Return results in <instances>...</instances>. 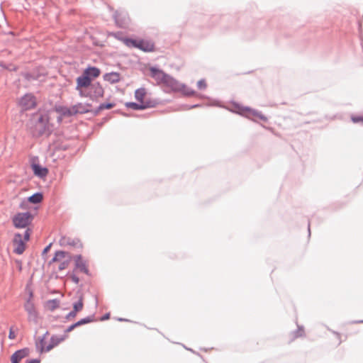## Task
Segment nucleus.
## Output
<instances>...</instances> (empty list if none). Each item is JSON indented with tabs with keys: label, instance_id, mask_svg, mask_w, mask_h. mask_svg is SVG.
<instances>
[{
	"label": "nucleus",
	"instance_id": "nucleus-1",
	"mask_svg": "<svg viewBox=\"0 0 363 363\" xmlns=\"http://www.w3.org/2000/svg\"><path fill=\"white\" fill-rule=\"evenodd\" d=\"M48 122L49 118L46 113H35L30 116L27 126L33 136L38 138L50 133Z\"/></svg>",
	"mask_w": 363,
	"mask_h": 363
},
{
	"label": "nucleus",
	"instance_id": "nucleus-2",
	"mask_svg": "<svg viewBox=\"0 0 363 363\" xmlns=\"http://www.w3.org/2000/svg\"><path fill=\"white\" fill-rule=\"evenodd\" d=\"M31 230L27 228L24 232L23 238L22 235L19 233L14 234L13 239V244L14 245L13 252L17 255L23 253L26 249V242L28 241L30 237Z\"/></svg>",
	"mask_w": 363,
	"mask_h": 363
},
{
	"label": "nucleus",
	"instance_id": "nucleus-3",
	"mask_svg": "<svg viewBox=\"0 0 363 363\" xmlns=\"http://www.w3.org/2000/svg\"><path fill=\"white\" fill-rule=\"evenodd\" d=\"M33 216L29 212L17 213L12 218V223L16 228H27L33 221Z\"/></svg>",
	"mask_w": 363,
	"mask_h": 363
},
{
	"label": "nucleus",
	"instance_id": "nucleus-4",
	"mask_svg": "<svg viewBox=\"0 0 363 363\" xmlns=\"http://www.w3.org/2000/svg\"><path fill=\"white\" fill-rule=\"evenodd\" d=\"M33 296V293H30V297L28 298L24 305V308L28 314V320L33 321L34 323H37L38 320V312L35 310V307L33 301H31V298Z\"/></svg>",
	"mask_w": 363,
	"mask_h": 363
},
{
	"label": "nucleus",
	"instance_id": "nucleus-5",
	"mask_svg": "<svg viewBox=\"0 0 363 363\" xmlns=\"http://www.w3.org/2000/svg\"><path fill=\"white\" fill-rule=\"evenodd\" d=\"M19 105L24 110H29L36 106L35 97L32 94H26L21 98Z\"/></svg>",
	"mask_w": 363,
	"mask_h": 363
},
{
	"label": "nucleus",
	"instance_id": "nucleus-6",
	"mask_svg": "<svg viewBox=\"0 0 363 363\" xmlns=\"http://www.w3.org/2000/svg\"><path fill=\"white\" fill-rule=\"evenodd\" d=\"M104 92V89L99 82L92 83L87 89V96L92 99L103 96Z\"/></svg>",
	"mask_w": 363,
	"mask_h": 363
},
{
	"label": "nucleus",
	"instance_id": "nucleus-7",
	"mask_svg": "<svg viewBox=\"0 0 363 363\" xmlns=\"http://www.w3.org/2000/svg\"><path fill=\"white\" fill-rule=\"evenodd\" d=\"M166 87L169 88L172 91H177L182 89V84L169 74H167L165 79L162 84Z\"/></svg>",
	"mask_w": 363,
	"mask_h": 363
},
{
	"label": "nucleus",
	"instance_id": "nucleus-8",
	"mask_svg": "<svg viewBox=\"0 0 363 363\" xmlns=\"http://www.w3.org/2000/svg\"><path fill=\"white\" fill-rule=\"evenodd\" d=\"M91 104H77L72 107L70 110L68 111L69 115H74L77 113H86L89 112H92L93 111L90 109Z\"/></svg>",
	"mask_w": 363,
	"mask_h": 363
},
{
	"label": "nucleus",
	"instance_id": "nucleus-9",
	"mask_svg": "<svg viewBox=\"0 0 363 363\" xmlns=\"http://www.w3.org/2000/svg\"><path fill=\"white\" fill-rule=\"evenodd\" d=\"M150 71L151 77H152L158 84H162L167 74L163 70L155 67H150Z\"/></svg>",
	"mask_w": 363,
	"mask_h": 363
},
{
	"label": "nucleus",
	"instance_id": "nucleus-10",
	"mask_svg": "<svg viewBox=\"0 0 363 363\" xmlns=\"http://www.w3.org/2000/svg\"><path fill=\"white\" fill-rule=\"evenodd\" d=\"M30 354V350L28 347H25L16 351L11 357V363H20L21 361L28 357Z\"/></svg>",
	"mask_w": 363,
	"mask_h": 363
},
{
	"label": "nucleus",
	"instance_id": "nucleus-11",
	"mask_svg": "<svg viewBox=\"0 0 363 363\" xmlns=\"http://www.w3.org/2000/svg\"><path fill=\"white\" fill-rule=\"evenodd\" d=\"M59 243L62 247L72 246L75 247H82V245L78 238H72L69 237L63 236L60 240Z\"/></svg>",
	"mask_w": 363,
	"mask_h": 363
},
{
	"label": "nucleus",
	"instance_id": "nucleus-12",
	"mask_svg": "<svg viewBox=\"0 0 363 363\" xmlns=\"http://www.w3.org/2000/svg\"><path fill=\"white\" fill-rule=\"evenodd\" d=\"M127 108H132L133 110H144L147 108L153 107L154 105L150 101H146L145 103H135V102H127L125 103Z\"/></svg>",
	"mask_w": 363,
	"mask_h": 363
},
{
	"label": "nucleus",
	"instance_id": "nucleus-13",
	"mask_svg": "<svg viewBox=\"0 0 363 363\" xmlns=\"http://www.w3.org/2000/svg\"><path fill=\"white\" fill-rule=\"evenodd\" d=\"M91 79L83 73L77 79V89H79V88L88 89L89 86L91 85Z\"/></svg>",
	"mask_w": 363,
	"mask_h": 363
},
{
	"label": "nucleus",
	"instance_id": "nucleus-14",
	"mask_svg": "<svg viewBox=\"0 0 363 363\" xmlns=\"http://www.w3.org/2000/svg\"><path fill=\"white\" fill-rule=\"evenodd\" d=\"M137 48L144 52H152L155 50V45L151 41L140 40L138 42Z\"/></svg>",
	"mask_w": 363,
	"mask_h": 363
},
{
	"label": "nucleus",
	"instance_id": "nucleus-15",
	"mask_svg": "<svg viewBox=\"0 0 363 363\" xmlns=\"http://www.w3.org/2000/svg\"><path fill=\"white\" fill-rule=\"evenodd\" d=\"M76 268L79 269L80 272L89 274V269H87L85 262L82 260L81 255H76L74 257Z\"/></svg>",
	"mask_w": 363,
	"mask_h": 363
},
{
	"label": "nucleus",
	"instance_id": "nucleus-16",
	"mask_svg": "<svg viewBox=\"0 0 363 363\" xmlns=\"http://www.w3.org/2000/svg\"><path fill=\"white\" fill-rule=\"evenodd\" d=\"M32 169L34 172V174L40 178L46 177L48 174V169L46 167H43L38 164H33Z\"/></svg>",
	"mask_w": 363,
	"mask_h": 363
},
{
	"label": "nucleus",
	"instance_id": "nucleus-17",
	"mask_svg": "<svg viewBox=\"0 0 363 363\" xmlns=\"http://www.w3.org/2000/svg\"><path fill=\"white\" fill-rule=\"evenodd\" d=\"M103 77L105 81L108 82L111 84L118 82L121 79L120 74L116 72L106 73Z\"/></svg>",
	"mask_w": 363,
	"mask_h": 363
},
{
	"label": "nucleus",
	"instance_id": "nucleus-18",
	"mask_svg": "<svg viewBox=\"0 0 363 363\" xmlns=\"http://www.w3.org/2000/svg\"><path fill=\"white\" fill-rule=\"evenodd\" d=\"M84 73L91 79V77L96 78L99 77L101 71L96 67H89L84 70Z\"/></svg>",
	"mask_w": 363,
	"mask_h": 363
},
{
	"label": "nucleus",
	"instance_id": "nucleus-19",
	"mask_svg": "<svg viewBox=\"0 0 363 363\" xmlns=\"http://www.w3.org/2000/svg\"><path fill=\"white\" fill-rule=\"evenodd\" d=\"M43 199V195L40 192H36L28 198V201L33 204L40 203Z\"/></svg>",
	"mask_w": 363,
	"mask_h": 363
},
{
	"label": "nucleus",
	"instance_id": "nucleus-20",
	"mask_svg": "<svg viewBox=\"0 0 363 363\" xmlns=\"http://www.w3.org/2000/svg\"><path fill=\"white\" fill-rule=\"evenodd\" d=\"M115 106L114 103H103L101 104L96 109L93 110L92 113L94 115H98L99 112L104 109H111Z\"/></svg>",
	"mask_w": 363,
	"mask_h": 363
},
{
	"label": "nucleus",
	"instance_id": "nucleus-21",
	"mask_svg": "<svg viewBox=\"0 0 363 363\" xmlns=\"http://www.w3.org/2000/svg\"><path fill=\"white\" fill-rule=\"evenodd\" d=\"M146 94V91L145 88H140L135 90V98L137 101H138L140 103H145L146 101H144V97Z\"/></svg>",
	"mask_w": 363,
	"mask_h": 363
},
{
	"label": "nucleus",
	"instance_id": "nucleus-22",
	"mask_svg": "<svg viewBox=\"0 0 363 363\" xmlns=\"http://www.w3.org/2000/svg\"><path fill=\"white\" fill-rule=\"evenodd\" d=\"M116 24L120 27H124L127 24V19L125 16H123L121 18V14L118 11H116L113 15Z\"/></svg>",
	"mask_w": 363,
	"mask_h": 363
},
{
	"label": "nucleus",
	"instance_id": "nucleus-23",
	"mask_svg": "<svg viewBox=\"0 0 363 363\" xmlns=\"http://www.w3.org/2000/svg\"><path fill=\"white\" fill-rule=\"evenodd\" d=\"M245 110L247 112H249V113L253 116H256L257 118H259V119H261L262 121H267V118L266 116H264L263 114H262L261 112L258 111H256L255 109H252L249 107H245Z\"/></svg>",
	"mask_w": 363,
	"mask_h": 363
},
{
	"label": "nucleus",
	"instance_id": "nucleus-24",
	"mask_svg": "<svg viewBox=\"0 0 363 363\" xmlns=\"http://www.w3.org/2000/svg\"><path fill=\"white\" fill-rule=\"evenodd\" d=\"M46 306L50 311H53L60 306V301L57 298L48 300Z\"/></svg>",
	"mask_w": 363,
	"mask_h": 363
},
{
	"label": "nucleus",
	"instance_id": "nucleus-25",
	"mask_svg": "<svg viewBox=\"0 0 363 363\" xmlns=\"http://www.w3.org/2000/svg\"><path fill=\"white\" fill-rule=\"evenodd\" d=\"M66 335H52L50 338V342L52 343L55 346H57L60 342L64 341L67 338Z\"/></svg>",
	"mask_w": 363,
	"mask_h": 363
},
{
	"label": "nucleus",
	"instance_id": "nucleus-26",
	"mask_svg": "<svg viewBox=\"0 0 363 363\" xmlns=\"http://www.w3.org/2000/svg\"><path fill=\"white\" fill-rule=\"evenodd\" d=\"M94 320V315L87 316V317L78 320L77 322L74 323V325H76V327H79V326H81L82 325H85V324L91 323Z\"/></svg>",
	"mask_w": 363,
	"mask_h": 363
},
{
	"label": "nucleus",
	"instance_id": "nucleus-27",
	"mask_svg": "<svg viewBox=\"0 0 363 363\" xmlns=\"http://www.w3.org/2000/svg\"><path fill=\"white\" fill-rule=\"evenodd\" d=\"M22 76L27 80V81H34L38 80L39 79L40 74L33 72H24L22 73Z\"/></svg>",
	"mask_w": 363,
	"mask_h": 363
},
{
	"label": "nucleus",
	"instance_id": "nucleus-28",
	"mask_svg": "<svg viewBox=\"0 0 363 363\" xmlns=\"http://www.w3.org/2000/svg\"><path fill=\"white\" fill-rule=\"evenodd\" d=\"M0 67L11 72H16L18 67L13 64L6 65L4 62L0 61Z\"/></svg>",
	"mask_w": 363,
	"mask_h": 363
},
{
	"label": "nucleus",
	"instance_id": "nucleus-29",
	"mask_svg": "<svg viewBox=\"0 0 363 363\" xmlns=\"http://www.w3.org/2000/svg\"><path fill=\"white\" fill-rule=\"evenodd\" d=\"M138 40L126 38L123 40V43L128 46V48H138Z\"/></svg>",
	"mask_w": 363,
	"mask_h": 363
},
{
	"label": "nucleus",
	"instance_id": "nucleus-30",
	"mask_svg": "<svg viewBox=\"0 0 363 363\" xmlns=\"http://www.w3.org/2000/svg\"><path fill=\"white\" fill-rule=\"evenodd\" d=\"M66 252L65 251H57L53 258L50 260V264L57 262L65 257Z\"/></svg>",
	"mask_w": 363,
	"mask_h": 363
},
{
	"label": "nucleus",
	"instance_id": "nucleus-31",
	"mask_svg": "<svg viewBox=\"0 0 363 363\" xmlns=\"http://www.w3.org/2000/svg\"><path fill=\"white\" fill-rule=\"evenodd\" d=\"M83 308V298L81 296L78 301L73 303V311L77 313Z\"/></svg>",
	"mask_w": 363,
	"mask_h": 363
},
{
	"label": "nucleus",
	"instance_id": "nucleus-32",
	"mask_svg": "<svg viewBox=\"0 0 363 363\" xmlns=\"http://www.w3.org/2000/svg\"><path fill=\"white\" fill-rule=\"evenodd\" d=\"M181 90H182L184 94L186 96H193L195 94V91L193 89L186 86L184 84H182Z\"/></svg>",
	"mask_w": 363,
	"mask_h": 363
},
{
	"label": "nucleus",
	"instance_id": "nucleus-33",
	"mask_svg": "<svg viewBox=\"0 0 363 363\" xmlns=\"http://www.w3.org/2000/svg\"><path fill=\"white\" fill-rule=\"evenodd\" d=\"M112 35L114 36L116 39L123 43V40L126 38L123 35V33L121 32L113 33Z\"/></svg>",
	"mask_w": 363,
	"mask_h": 363
},
{
	"label": "nucleus",
	"instance_id": "nucleus-34",
	"mask_svg": "<svg viewBox=\"0 0 363 363\" xmlns=\"http://www.w3.org/2000/svg\"><path fill=\"white\" fill-rule=\"evenodd\" d=\"M206 81L205 79H200L198 82H197V86L199 89H204L206 88Z\"/></svg>",
	"mask_w": 363,
	"mask_h": 363
},
{
	"label": "nucleus",
	"instance_id": "nucleus-35",
	"mask_svg": "<svg viewBox=\"0 0 363 363\" xmlns=\"http://www.w3.org/2000/svg\"><path fill=\"white\" fill-rule=\"evenodd\" d=\"M69 260H65V261H63L62 262H61L58 267V269L60 271H62L63 269H65V268L67 267L68 264H69Z\"/></svg>",
	"mask_w": 363,
	"mask_h": 363
},
{
	"label": "nucleus",
	"instance_id": "nucleus-36",
	"mask_svg": "<svg viewBox=\"0 0 363 363\" xmlns=\"http://www.w3.org/2000/svg\"><path fill=\"white\" fill-rule=\"evenodd\" d=\"M303 327H298V330L295 331L294 335L296 337H301L303 335Z\"/></svg>",
	"mask_w": 363,
	"mask_h": 363
},
{
	"label": "nucleus",
	"instance_id": "nucleus-37",
	"mask_svg": "<svg viewBox=\"0 0 363 363\" xmlns=\"http://www.w3.org/2000/svg\"><path fill=\"white\" fill-rule=\"evenodd\" d=\"M352 121L354 123H359V122H362L363 123V116H352Z\"/></svg>",
	"mask_w": 363,
	"mask_h": 363
},
{
	"label": "nucleus",
	"instance_id": "nucleus-38",
	"mask_svg": "<svg viewBox=\"0 0 363 363\" xmlns=\"http://www.w3.org/2000/svg\"><path fill=\"white\" fill-rule=\"evenodd\" d=\"M76 315H77V313H76V312H74V311H70V312H69V313L66 315L65 318H66L67 320H69V319H70V318H74V317L76 316Z\"/></svg>",
	"mask_w": 363,
	"mask_h": 363
},
{
	"label": "nucleus",
	"instance_id": "nucleus-39",
	"mask_svg": "<svg viewBox=\"0 0 363 363\" xmlns=\"http://www.w3.org/2000/svg\"><path fill=\"white\" fill-rule=\"evenodd\" d=\"M16 337V335L13 330V328H11L9 330V338L11 340H13Z\"/></svg>",
	"mask_w": 363,
	"mask_h": 363
},
{
	"label": "nucleus",
	"instance_id": "nucleus-40",
	"mask_svg": "<svg viewBox=\"0 0 363 363\" xmlns=\"http://www.w3.org/2000/svg\"><path fill=\"white\" fill-rule=\"evenodd\" d=\"M71 279H72V281L75 283L76 284H79V279L77 276H76L75 274H72L71 276Z\"/></svg>",
	"mask_w": 363,
	"mask_h": 363
},
{
	"label": "nucleus",
	"instance_id": "nucleus-41",
	"mask_svg": "<svg viewBox=\"0 0 363 363\" xmlns=\"http://www.w3.org/2000/svg\"><path fill=\"white\" fill-rule=\"evenodd\" d=\"M51 246H52V243H50L48 245H47V246L44 248V250H43L42 255H45V254H47V253L49 252V250H50V249Z\"/></svg>",
	"mask_w": 363,
	"mask_h": 363
},
{
	"label": "nucleus",
	"instance_id": "nucleus-42",
	"mask_svg": "<svg viewBox=\"0 0 363 363\" xmlns=\"http://www.w3.org/2000/svg\"><path fill=\"white\" fill-rule=\"evenodd\" d=\"M54 347H55L52 343L50 342L48 345L46 346L45 348H44V351L49 352Z\"/></svg>",
	"mask_w": 363,
	"mask_h": 363
},
{
	"label": "nucleus",
	"instance_id": "nucleus-43",
	"mask_svg": "<svg viewBox=\"0 0 363 363\" xmlns=\"http://www.w3.org/2000/svg\"><path fill=\"white\" fill-rule=\"evenodd\" d=\"M76 325H74V323H73L72 325H69L66 330H65V333H69L71 331H72L74 328H76Z\"/></svg>",
	"mask_w": 363,
	"mask_h": 363
},
{
	"label": "nucleus",
	"instance_id": "nucleus-44",
	"mask_svg": "<svg viewBox=\"0 0 363 363\" xmlns=\"http://www.w3.org/2000/svg\"><path fill=\"white\" fill-rule=\"evenodd\" d=\"M44 341H45V337H40V344L41 345V349H40L41 352L44 351V347H43Z\"/></svg>",
	"mask_w": 363,
	"mask_h": 363
},
{
	"label": "nucleus",
	"instance_id": "nucleus-45",
	"mask_svg": "<svg viewBox=\"0 0 363 363\" xmlns=\"http://www.w3.org/2000/svg\"><path fill=\"white\" fill-rule=\"evenodd\" d=\"M40 360L39 359H33L30 360H28L26 363H40Z\"/></svg>",
	"mask_w": 363,
	"mask_h": 363
},
{
	"label": "nucleus",
	"instance_id": "nucleus-46",
	"mask_svg": "<svg viewBox=\"0 0 363 363\" xmlns=\"http://www.w3.org/2000/svg\"><path fill=\"white\" fill-rule=\"evenodd\" d=\"M110 317V314L109 313H106L105 315H104L101 318V320H106L107 319H108Z\"/></svg>",
	"mask_w": 363,
	"mask_h": 363
},
{
	"label": "nucleus",
	"instance_id": "nucleus-47",
	"mask_svg": "<svg viewBox=\"0 0 363 363\" xmlns=\"http://www.w3.org/2000/svg\"><path fill=\"white\" fill-rule=\"evenodd\" d=\"M198 106H199V104H194V105H192V106H189V109L194 108H196V107H198Z\"/></svg>",
	"mask_w": 363,
	"mask_h": 363
},
{
	"label": "nucleus",
	"instance_id": "nucleus-48",
	"mask_svg": "<svg viewBox=\"0 0 363 363\" xmlns=\"http://www.w3.org/2000/svg\"><path fill=\"white\" fill-rule=\"evenodd\" d=\"M310 225H311V222H310V221H308V235H311V228H310Z\"/></svg>",
	"mask_w": 363,
	"mask_h": 363
},
{
	"label": "nucleus",
	"instance_id": "nucleus-49",
	"mask_svg": "<svg viewBox=\"0 0 363 363\" xmlns=\"http://www.w3.org/2000/svg\"><path fill=\"white\" fill-rule=\"evenodd\" d=\"M118 320L119 321H128V320H127V319L121 318H118Z\"/></svg>",
	"mask_w": 363,
	"mask_h": 363
},
{
	"label": "nucleus",
	"instance_id": "nucleus-50",
	"mask_svg": "<svg viewBox=\"0 0 363 363\" xmlns=\"http://www.w3.org/2000/svg\"><path fill=\"white\" fill-rule=\"evenodd\" d=\"M48 335V332H46L42 337H46V336Z\"/></svg>",
	"mask_w": 363,
	"mask_h": 363
},
{
	"label": "nucleus",
	"instance_id": "nucleus-51",
	"mask_svg": "<svg viewBox=\"0 0 363 363\" xmlns=\"http://www.w3.org/2000/svg\"><path fill=\"white\" fill-rule=\"evenodd\" d=\"M4 52H6V53H8V54H9V53H10V52H9V51H7V50H3V51H2V53H4Z\"/></svg>",
	"mask_w": 363,
	"mask_h": 363
},
{
	"label": "nucleus",
	"instance_id": "nucleus-52",
	"mask_svg": "<svg viewBox=\"0 0 363 363\" xmlns=\"http://www.w3.org/2000/svg\"><path fill=\"white\" fill-rule=\"evenodd\" d=\"M354 323H363V320H358V321H355Z\"/></svg>",
	"mask_w": 363,
	"mask_h": 363
}]
</instances>
